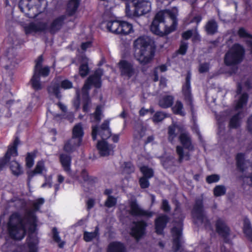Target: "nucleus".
Wrapping results in <instances>:
<instances>
[{"mask_svg":"<svg viewBox=\"0 0 252 252\" xmlns=\"http://www.w3.org/2000/svg\"><path fill=\"white\" fill-rule=\"evenodd\" d=\"M44 203L43 198H39L32 204L33 210L26 212L25 217L19 212L12 213L9 217L7 223V230L9 236L15 240H21L27 233V224L29 225L28 231L30 234L34 233L37 226V218L35 212L39 210Z\"/></svg>","mask_w":252,"mask_h":252,"instance_id":"f257e3e1","label":"nucleus"},{"mask_svg":"<svg viewBox=\"0 0 252 252\" xmlns=\"http://www.w3.org/2000/svg\"><path fill=\"white\" fill-rule=\"evenodd\" d=\"M133 47L135 51L139 50L138 61L141 64L146 65L152 61L155 56V48L150 44V41L146 37L141 36L135 39Z\"/></svg>","mask_w":252,"mask_h":252,"instance_id":"f03ea898","label":"nucleus"},{"mask_svg":"<svg viewBox=\"0 0 252 252\" xmlns=\"http://www.w3.org/2000/svg\"><path fill=\"white\" fill-rule=\"evenodd\" d=\"M102 24H105L108 31L116 34L126 35L133 32L132 24L126 21L115 20L112 17L107 20L104 17Z\"/></svg>","mask_w":252,"mask_h":252,"instance_id":"7ed1b4c3","label":"nucleus"},{"mask_svg":"<svg viewBox=\"0 0 252 252\" xmlns=\"http://www.w3.org/2000/svg\"><path fill=\"white\" fill-rule=\"evenodd\" d=\"M245 50L239 43L234 44L225 53L223 62L227 66H236L241 63L244 59Z\"/></svg>","mask_w":252,"mask_h":252,"instance_id":"20e7f679","label":"nucleus"},{"mask_svg":"<svg viewBox=\"0 0 252 252\" xmlns=\"http://www.w3.org/2000/svg\"><path fill=\"white\" fill-rule=\"evenodd\" d=\"M191 214L192 218L194 220L193 221L194 224H196V220H198L201 223L204 224L206 228L211 226L210 221L205 213L203 199H195Z\"/></svg>","mask_w":252,"mask_h":252,"instance_id":"39448f33","label":"nucleus"},{"mask_svg":"<svg viewBox=\"0 0 252 252\" xmlns=\"http://www.w3.org/2000/svg\"><path fill=\"white\" fill-rule=\"evenodd\" d=\"M160 24H165V12L163 10H160L156 14L150 26L151 31L156 35L163 36L164 34L167 35L176 30L174 28L170 26L168 28L166 27L163 33L159 29Z\"/></svg>","mask_w":252,"mask_h":252,"instance_id":"423d86ee","label":"nucleus"},{"mask_svg":"<svg viewBox=\"0 0 252 252\" xmlns=\"http://www.w3.org/2000/svg\"><path fill=\"white\" fill-rule=\"evenodd\" d=\"M102 72L101 70L95 71L93 74L90 75L86 80L82 91L89 92L92 86L99 89L102 86L101 77Z\"/></svg>","mask_w":252,"mask_h":252,"instance_id":"0eeeda50","label":"nucleus"},{"mask_svg":"<svg viewBox=\"0 0 252 252\" xmlns=\"http://www.w3.org/2000/svg\"><path fill=\"white\" fill-rule=\"evenodd\" d=\"M216 230L218 234L223 239L225 244H232V242L229 238L231 230L222 219H218L215 223Z\"/></svg>","mask_w":252,"mask_h":252,"instance_id":"6e6552de","label":"nucleus"},{"mask_svg":"<svg viewBox=\"0 0 252 252\" xmlns=\"http://www.w3.org/2000/svg\"><path fill=\"white\" fill-rule=\"evenodd\" d=\"M177 226H173L171 232L173 237L172 249L174 252H178L181 248V238L182 235L183 220L175 221Z\"/></svg>","mask_w":252,"mask_h":252,"instance_id":"1a4fd4ad","label":"nucleus"},{"mask_svg":"<svg viewBox=\"0 0 252 252\" xmlns=\"http://www.w3.org/2000/svg\"><path fill=\"white\" fill-rule=\"evenodd\" d=\"M191 73L189 71L186 76V81L182 86V94L184 97V100L187 105L189 106L191 111L194 108L193 98L191 92Z\"/></svg>","mask_w":252,"mask_h":252,"instance_id":"9d476101","label":"nucleus"},{"mask_svg":"<svg viewBox=\"0 0 252 252\" xmlns=\"http://www.w3.org/2000/svg\"><path fill=\"white\" fill-rule=\"evenodd\" d=\"M32 0H20L18 7L21 12L25 13V15L30 19H33L37 17L38 13L36 11V5L32 3Z\"/></svg>","mask_w":252,"mask_h":252,"instance_id":"9b49d317","label":"nucleus"},{"mask_svg":"<svg viewBox=\"0 0 252 252\" xmlns=\"http://www.w3.org/2000/svg\"><path fill=\"white\" fill-rule=\"evenodd\" d=\"M133 223L134 226L130 229V235L138 241L145 235L147 223L144 220L133 221Z\"/></svg>","mask_w":252,"mask_h":252,"instance_id":"f8f14e48","label":"nucleus"},{"mask_svg":"<svg viewBox=\"0 0 252 252\" xmlns=\"http://www.w3.org/2000/svg\"><path fill=\"white\" fill-rule=\"evenodd\" d=\"M118 67L122 76L129 79L135 74L133 63L126 60H121L118 63Z\"/></svg>","mask_w":252,"mask_h":252,"instance_id":"ddd939ff","label":"nucleus"},{"mask_svg":"<svg viewBox=\"0 0 252 252\" xmlns=\"http://www.w3.org/2000/svg\"><path fill=\"white\" fill-rule=\"evenodd\" d=\"M129 213L132 216L146 217L148 218H151L154 212L142 209L138 205L136 199L132 200L129 202Z\"/></svg>","mask_w":252,"mask_h":252,"instance_id":"4468645a","label":"nucleus"},{"mask_svg":"<svg viewBox=\"0 0 252 252\" xmlns=\"http://www.w3.org/2000/svg\"><path fill=\"white\" fill-rule=\"evenodd\" d=\"M132 2L135 8V13L139 16L148 13L151 10V2L148 0H132Z\"/></svg>","mask_w":252,"mask_h":252,"instance_id":"2eb2a0df","label":"nucleus"},{"mask_svg":"<svg viewBox=\"0 0 252 252\" xmlns=\"http://www.w3.org/2000/svg\"><path fill=\"white\" fill-rule=\"evenodd\" d=\"M169 220V217L164 214H160L155 219V229L157 234L163 235L164 234V230L166 227Z\"/></svg>","mask_w":252,"mask_h":252,"instance_id":"dca6fc26","label":"nucleus"},{"mask_svg":"<svg viewBox=\"0 0 252 252\" xmlns=\"http://www.w3.org/2000/svg\"><path fill=\"white\" fill-rule=\"evenodd\" d=\"M24 32L26 35L33 32H44L47 30V23L40 22L37 23L31 22L24 27Z\"/></svg>","mask_w":252,"mask_h":252,"instance_id":"f3484780","label":"nucleus"},{"mask_svg":"<svg viewBox=\"0 0 252 252\" xmlns=\"http://www.w3.org/2000/svg\"><path fill=\"white\" fill-rule=\"evenodd\" d=\"M66 19L65 15H61L54 19L50 23L47 30L51 34H55L59 32L64 24V21Z\"/></svg>","mask_w":252,"mask_h":252,"instance_id":"a211bd4d","label":"nucleus"},{"mask_svg":"<svg viewBox=\"0 0 252 252\" xmlns=\"http://www.w3.org/2000/svg\"><path fill=\"white\" fill-rule=\"evenodd\" d=\"M106 140L102 139L98 141L96 145L100 155L102 157L108 156L111 151H113L115 147L113 144H109Z\"/></svg>","mask_w":252,"mask_h":252,"instance_id":"6ab92c4d","label":"nucleus"},{"mask_svg":"<svg viewBox=\"0 0 252 252\" xmlns=\"http://www.w3.org/2000/svg\"><path fill=\"white\" fill-rule=\"evenodd\" d=\"M81 145V143L71 138L64 142L63 150L66 153L70 154L75 152Z\"/></svg>","mask_w":252,"mask_h":252,"instance_id":"aec40b11","label":"nucleus"},{"mask_svg":"<svg viewBox=\"0 0 252 252\" xmlns=\"http://www.w3.org/2000/svg\"><path fill=\"white\" fill-rule=\"evenodd\" d=\"M20 143V139L18 137H16L13 143L10 144L8 146L7 150L4 156L7 157L10 160L11 157H16L18 155V145Z\"/></svg>","mask_w":252,"mask_h":252,"instance_id":"412c9836","label":"nucleus"},{"mask_svg":"<svg viewBox=\"0 0 252 252\" xmlns=\"http://www.w3.org/2000/svg\"><path fill=\"white\" fill-rule=\"evenodd\" d=\"M179 141L182 145L183 149H185L189 151H193L194 150V146L192 144L190 137L186 133H182L179 137Z\"/></svg>","mask_w":252,"mask_h":252,"instance_id":"4be33fe9","label":"nucleus"},{"mask_svg":"<svg viewBox=\"0 0 252 252\" xmlns=\"http://www.w3.org/2000/svg\"><path fill=\"white\" fill-rule=\"evenodd\" d=\"M60 162L63 170L67 172L71 170V157L66 154H61L59 156Z\"/></svg>","mask_w":252,"mask_h":252,"instance_id":"5701e85b","label":"nucleus"},{"mask_svg":"<svg viewBox=\"0 0 252 252\" xmlns=\"http://www.w3.org/2000/svg\"><path fill=\"white\" fill-rule=\"evenodd\" d=\"M218 24L214 19L208 20L204 26L205 31L208 35L215 34L218 32Z\"/></svg>","mask_w":252,"mask_h":252,"instance_id":"b1692460","label":"nucleus"},{"mask_svg":"<svg viewBox=\"0 0 252 252\" xmlns=\"http://www.w3.org/2000/svg\"><path fill=\"white\" fill-rule=\"evenodd\" d=\"M84 135V132L81 123L75 125L72 129L71 138L82 143Z\"/></svg>","mask_w":252,"mask_h":252,"instance_id":"393cba45","label":"nucleus"},{"mask_svg":"<svg viewBox=\"0 0 252 252\" xmlns=\"http://www.w3.org/2000/svg\"><path fill=\"white\" fill-rule=\"evenodd\" d=\"M174 97L171 95H165L162 96L158 101V105L163 109H167L172 106Z\"/></svg>","mask_w":252,"mask_h":252,"instance_id":"a878e982","label":"nucleus"},{"mask_svg":"<svg viewBox=\"0 0 252 252\" xmlns=\"http://www.w3.org/2000/svg\"><path fill=\"white\" fill-rule=\"evenodd\" d=\"M126 249L124 243L119 241L111 242L108 246L107 252H126Z\"/></svg>","mask_w":252,"mask_h":252,"instance_id":"bb28decb","label":"nucleus"},{"mask_svg":"<svg viewBox=\"0 0 252 252\" xmlns=\"http://www.w3.org/2000/svg\"><path fill=\"white\" fill-rule=\"evenodd\" d=\"M80 4V0H69L66 11L69 16H72L76 13Z\"/></svg>","mask_w":252,"mask_h":252,"instance_id":"cd10ccee","label":"nucleus"},{"mask_svg":"<svg viewBox=\"0 0 252 252\" xmlns=\"http://www.w3.org/2000/svg\"><path fill=\"white\" fill-rule=\"evenodd\" d=\"M189 151L184 152L183 147L178 145L176 147V152L178 156V161L179 163H182L184 160L189 161L190 159V155Z\"/></svg>","mask_w":252,"mask_h":252,"instance_id":"c85d7f7f","label":"nucleus"},{"mask_svg":"<svg viewBox=\"0 0 252 252\" xmlns=\"http://www.w3.org/2000/svg\"><path fill=\"white\" fill-rule=\"evenodd\" d=\"M29 83L32 88L35 91H38L43 89V85L39 76H38L36 73H33L30 79Z\"/></svg>","mask_w":252,"mask_h":252,"instance_id":"c756f323","label":"nucleus"},{"mask_svg":"<svg viewBox=\"0 0 252 252\" xmlns=\"http://www.w3.org/2000/svg\"><path fill=\"white\" fill-rule=\"evenodd\" d=\"M235 159L236 165L237 170L241 173L244 172L245 170V154L243 153H238L236 156Z\"/></svg>","mask_w":252,"mask_h":252,"instance_id":"7c9ffc66","label":"nucleus"},{"mask_svg":"<svg viewBox=\"0 0 252 252\" xmlns=\"http://www.w3.org/2000/svg\"><path fill=\"white\" fill-rule=\"evenodd\" d=\"M82 110L85 113H87L90 110L91 99L89 95V92L82 91Z\"/></svg>","mask_w":252,"mask_h":252,"instance_id":"2f4dec72","label":"nucleus"},{"mask_svg":"<svg viewBox=\"0 0 252 252\" xmlns=\"http://www.w3.org/2000/svg\"><path fill=\"white\" fill-rule=\"evenodd\" d=\"M80 176L84 183H87L88 184L93 186L96 182L97 178L96 177L90 176L86 169H83L80 173Z\"/></svg>","mask_w":252,"mask_h":252,"instance_id":"473e14b6","label":"nucleus"},{"mask_svg":"<svg viewBox=\"0 0 252 252\" xmlns=\"http://www.w3.org/2000/svg\"><path fill=\"white\" fill-rule=\"evenodd\" d=\"M243 232L247 239L252 242V227L251 222L248 218L244 220Z\"/></svg>","mask_w":252,"mask_h":252,"instance_id":"72a5a7b5","label":"nucleus"},{"mask_svg":"<svg viewBox=\"0 0 252 252\" xmlns=\"http://www.w3.org/2000/svg\"><path fill=\"white\" fill-rule=\"evenodd\" d=\"M241 113L238 112L234 114L230 118L229 122V127L230 128L236 129L240 126L241 125Z\"/></svg>","mask_w":252,"mask_h":252,"instance_id":"f704fd0d","label":"nucleus"},{"mask_svg":"<svg viewBox=\"0 0 252 252\" xmlns=\"http://www.w3.org/2000/svg\"><path fill=\"white\" fill-rule=\"evenodd\" d=\"M9 168L12 174L18 177L23 173L21 166L19 163L16 160H13L10 162Z\"/></svg>","mask_w":252,"mask_h":252,"instance_id":"c9c22d12","label":"nucleus"},{"mask_svg":"<svg viewBox=\"0 0 252 252\" xmlns=\"http://www.w3.org/2000/svg\"><path fill=\"white\" fill-rule=\"evenodd\" d=\"M99 227L98 226L95 227L94 230L93 232L85 231L83 235V239L85 241L87 242H91L93 239L99 236Z\"/></svg>","mask_w":252,"mask_h":252,"instance_id":"e433bc0d","label":"nucleus"},{"mask_svg":"<svg viewBox=\"0 0 252 252\" xmlns=\"http://www.w3.org/2000/svg\"><path fill=\"white\" fill-rule=\"evenodd\" d=\"M99 130H101L102 132L103 131H106V134H102V139H107L111 136V131L109 127V122L107 120H105L101 125Z\"/></svg>","mask_w":252,"mask_h":252,"instance_id":"4c0bfd02","label":"nucleus"},{"mask_svg":"<svg viewBox=\"0 0 252 252\" xmlns=\"http://www.w3.org/2000/svg\"><path fill=\"white\" fill-rule=\"evenodd\" d=\"M249 100V94L247 93H243L239 97L236 104V107L237 109H241L246 105Z\"/></svg>","mask_w":252,"mask_h":252,"instance_id":"58836bf2","label":"nucleus"},{"mask_svg":"<svg viewBox=\"0 0 252 252\" xmlns=\"http://www.w3.org/2000/svg\"><path fill=\"white\" fill-rule=\"evenodd\" d=\"M36 151H34L33 152H28L25 158L26 166L28 168H32L34 162V159L36 157Z\"/></svg>","mask_w":252,"mask_h":252,"instance_id":"ea45409f","label":"nucleus"},{"mask_svg":"<svg viewBox=\"0 0 252 252\" xmlns=\"http://www.w3.org/2000/svg\"><path fill=\"white\" fill-rule=\"evenodd\" d=\"M183 104L180 100H177L175 104L172 107V112L175 115H179L181 116L185 115V112L183 110Z\"/></svg>","mask_w":252,"mask_h":252,"instance_id":"a19ab883","label":"nucleus"},{"mask_svg":"<svg viewBox=\"0 0 252 252\" xmlns=\"http://www.w3.org/2000/svg\"><path fill=\"white\" fill-rule=\"evenodd\" d=\"M140 171L142 173L143 177L151 179L154 176L153 169L148 166H142L140 168Z\"/></svg>","mask_w":252,"mask_h":252,"instance_id":"79ce46f5","label":"nucleus"},{"mask_svg":"<svg viewBox=\"0 0 252 252\" xmlns=\"http://www.w3.org/2000/svg\"><path fill=\"white\" fill-rule=\"evenodd\" d=\"M28 251L27 252H38V242L37 240H32L30 238L27 242Z\"/></svg>","mask_w":252,"mask_h":252,"instance_id":"37998d69","label":"nucleus"},{"mask_svg":"<svg viewBox=\"0 0 252 252\" xmlns=\"http://www.w3.org/2000/svg\"><path fill=\"white\" fill-rule=\"evenodd\" d=\"M33 73L36 74L40 77L41 76L43 77H46L49 75L50 73V68L48 66L42 67L40 66L36 69H33Z\"/></svg>","mask_w":252,"mask_h":252,"instance_id":"c03bdc74","label":"nucleus"},{"mask_svg":"<svg viewBox=\"0 0 252 252\" xmlns=\"http://www.w3.org/2000/svg\"><path fill=\"white\" fill-rule=\"evenodd\" d=\"M177 136V133L176 132V127L174 126H170L168 128V140L173 144L175 139Z\"/></svg>","mask_w":252,"mask_h":252,"instance_id":"a18cd8bd","label":"nucleus"},{"mask_svg":"<svg viewBox=\"0 0 252 252\" xmlns=\"http://www.w3.org/2000/svg\"><path fill=\"white\" fill-rule=\"evenodd\" d=\"M90 70L88 63H82L79 67V74L81 77L84 78L88 75Z\"/></svg>","mask_w":252,"mask_h":252,"instance_id":"49530a36","label":"nucleus"},{"mask_svg":"<svg viewBox=\"0 0 252 252\" xmlns=\"http://www.w3.org/2000/svg\"><path fill=\"white\" fill-rule=\"evenodd\" d=\"M60 87L59 84L54 83L48 88V91L49 93H52L57 98H60L61 97Z\"/></svg>","mask_w":252,"mask_h":252,"instance_id":"de8ad7c7","label":"nucleus"},{"mask_svg":"<svg viewBox=\"0 0 252 252\" xmlns=\"http://www.w3.org/2000/svg\"><path fill=\"white\" fill-rule=\"evenodd\" d=\"M226 189L223 185H217L213 189V193L215 196L219 197L225 194Z\"/></svg>","mask_w":252,"mask_h":252,"instance_id":"09e8293b","label":"nucleus"},{"mask_svg":"<svg viewBox=\"0 0 252 252\" xmlns=\"http://www.w3.org/2000/svg\"><path fill=\"white\" fill-rule=\"evenodd\" d=\"M102 133L106 134V131H103L102 132L101 130H99V127L97 125L92 126V136L94 141L96 140L97 135H99L102 139Z\"/></svg>","mask_w":252,"mask_h":252,"instance_id":"8fccbe9b","label":"nucleus"},{"mask_svg":"<svg viewBox=\"0 0 252 252\" xmlns=\"http://www.w3.org/2000/svg\"><path fill=\"white\" fill-rule=\"evenodd\" d=\"M166 118V114L161 111H157L154 115L152 120L155 123L161 122Z\"/></svg>","mask_w":252,"mask_h":252,"instance_id":"3c124183","label":"nucleus"},{"mask_svg":"<svg viewBox=\"0 0 252 252\" xmlns=\"http://www.w3.org/2000/svg\"><path fill=\"white\" fill-rule=\"evenodd\" d=\"M117 198L113 196H109L104 202V206L107 208H111L117 204Z\"/></svg>","mask_w":252,"mask_h":252,"instance_id":"603ef678","label":"nucleus"},{"mask_svg":"<svg viewBox=\"0 0 252 252\" xmlns=\"http://www.w3.org/2000/svg\"><path fill=\"white\" fill-rule=\"evenodd\" d=\"M237 34L240 38H249L252 39V35L248 33L243 27L239 29Z\"/></svg>","mask_w":252,"mask_h":252,"instance_id":"864d4df0","label":"nucleus"},{"mask_svg":"<svg viewBox=\"0 0 252 252\" xmlns=\"http://www.w3.org/2000/svg\"><path fill=\"white\" fill-rule=\"evenodd\" d=\"M150 179L142 177L139 179V184L140 187L142 189L148 188L150 185L149 180Z\"/></svg>","mask_w":252,"mask_h":252,"instance_id":"5fc2aeb1","label":"nucleus"},{"mask_svg":"<svg viewBox=\"0 0 252 252\" xmlns=\"http://www.w3.org/2000/svg\"><path fill=\"white\" fill-rule=\"evenodd\" d=\"M60 86L61 88L64 90L70 89L73 88L72 82L67 79L62 81Z\"/></svg>","mask_w":252,"mask_h":252,"instance_id":"6e6d98bb","label":"nucleus"},{"mask_svg":"<svg viewBox=\"0 0 252 252\" xmlns=\"http://www.w3.org/2000/svg\"><path fill=\"white\" fill-rule=\"evenodd\" d=\"M160 209L165 213H169L171 211V206L167 199L162 200Z\"/></svg>","mask_w":252,"mask_h":252,"instance_id":"4d7b16f0","label":"nucleus"},{"mask_svg":"<svg viewBox=\"0 0 252 252\" xmlns=\"http://www.w3.org/2000/svg\"><path fill=\"white\" fill-rule=\"evenodd\" d=\"M220 179V177L219 175L212 174L206 177V181L208 184H212L218 182Z\"/></svg>","mask_w":252,"mask_h":252,"instance_id":"13d9d810","label":"nucleus"},{"mask_svg":"<svg viewBox=\"0 0 252 252\" xmlns=\"http://www.w3.org/2000/svg\"><path fill=\"white\" fill-rule=\"evenodd\" d=\"M10 162V160L4 155L0 158V172L3 170Z\"/></svg>","mask_w":252,"mask_h":252,"instance_id":"bf43d9fd","label":"nucleus"},{"mask_svg":"<svg viewBox=\"0 0 252 252\" xmlns=\"http://www.w3.org/2000/svg\"><path fill=\"white\" fill-rule=\"evenodd\" d=\"M125 12L126 16L129 18L139 17L138 14L135 13V8L133 10H131L129 5L128 4H126V5Z\"/></svg>","mask_w":252,"mask_h":252,"instance_id":"052dcab7","label":"nucleus"},{"mask_svg":"<svg viewBox=\"0 0 252 252\" xmlns=\"http://www.w3.org/2000/svg\"><path fill=\"white\" fill-rule=\"evenodd\" d=\"M102 114L101 107L100 105H97L94 113V119L96 122H99L101 120V115Z\"/></svg>","mask_w":252,"mask_h":252,"instance_id":"680f3d73","label":"nucleus"},{"mask_svg":"<svg viewBox=\"0 0 252 252\" xmlns=\"http://www.w3.org/2000/svg\"><path fill=\"white\" fill-rule=\"evenodd\" d=\"M124 170L128 174H130L134 172L135 168L131 162H125Z\"/></svg>","mask_w":252,"mask_h":252,"instance_id":"e2e57ef3","label":"nucleus"},{"mask_svg":"<svg viewBox=\"0 0 252 252\" xmlns=\"http://www.w3.org/2000/svg\"><path fill=\"white\" fill-rule=\"evenodd\" d=\"M44 169V162L42 160H40L37 162L34 170L37 174H41Z\"/></svg>","mask_w":252,"mask_h":252,"instance_id":"0e129e2a","label":"nucleus"},{"mask_svg":"<svg viewBox=\"0 0 252 252\" xmlns=\"http://www.w3.org/2000/svg\"><path fill=\"white\" fill-rule=\"evenodd\" d=\"M188 48V44L186 42H181L179 48L177 51L178 54L182 55H185Z\"/></svg>","mask_w":252,"mask_h":252,"instance_id":"69168bd1","label":"nucleus"},{"mask_svg":"<svg viewBox=\"0 0 252 252\" xmlns=\"http://www.w3.org/2000/svg\"><path fill=\"white\" fill-rule=\"evenodd\" d=\"M52 233L53 240L56 243L60 242L61 239L59 235V232L56 227H54L52 229Z\"/></svg>","mask_w":252,"mask_h":252,"instance_id":"338daca9","label":"nucleus"},{"mask_svg":"<svg viewBox=\"0 0 252 252\" xmlns=\"http://www.w3.org/2000/svg\"><path fill=\"white\" fill-rule=\"evenodd\" d=\"M209 63H204L200 64L198 71L199 73H203L209 71Z\"/></svg>","mask_w":252,"mask_h":252,"instance_id":"774afa93","label":"nucleus"}]
</instances>
